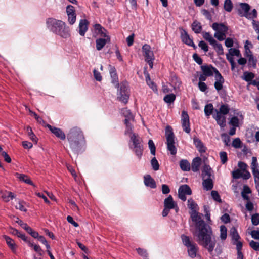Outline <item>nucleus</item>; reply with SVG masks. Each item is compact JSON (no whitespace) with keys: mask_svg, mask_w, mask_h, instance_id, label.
Here are the masks:
<instances>
[{"mask_svg":"<svg viewBox=\"0 0 259 259\" xmlns=\"http://www.w3.org/2000/svg\"><path fill=\"white\" fill-rule=\"evenodd\" d=\"M191 217L192 221L195 222V235L197 237V242L212 254L216 241L212 238V231L211 227L198 215V211H192Z\"/></svg>","mask_w":259,"mask_h":259,"instance_id":"1","label":"nucleus"},{"mask_svg":"<svg viewBox=\"0 0 259 259\" xmlns=\"http://www.w3.org/2000/svg\"><path fill=\"white\" fill-rule=\"evenodd\" d=\"M69 147L72 153L77 156L83 151L84 138L83 132L79 127H73L67 134Z\"/></svg>","mask_w":259,"mask_h":259,"instance_id":"2","label":"nucleus"},{"mask_svg":"<svg viewBox=\"0 0 259 259\" xmlns=\"http://www.w3.org/2000/svg\"><path fill=\"white\" fill-rule=\"evenodd\" d=\"M201 69L204 75L208 77L212 76L214 73L215 80L214 86L215 90L219 91L223 89V84L225 82V79L216 68L212 65H205L201 66Z\"/></svg>","mask_w":259,"mask_h":259,"instance_id":"3","label":"nucleus"},{"mask_svg":"<svg viewBox=\"0 0 259 259\" xmlns=\"http://www.w3.org/2000/svg\"><path fill=\"white\" fill-rule=\"evenodd\" d=\"M129 146L139 159H141L144 151L143 141L142 139L136 133L130 136Z\"/></svg>","mask_w":259,"mask_h":259,"instance_id":"4","label":"nucleus"},{"mask_svg":"<svg viewBox=\"0 0 259 259\" xmlns=\"http://www.w3.org/2000/svg\"><path fill=\"white\" fill-rule=\"evenodd\" d=\"M183 245L187 247V252L188 255L192 258L197 256V254L199 250V247L192 239L191 237L185 234L181 235Z\"/></svg>","mask_w":259,"mask_h":259,"instance_id":"5","label":"nucleus"},{"mask_svg":"<svg viewBox=\"0 0 259 259\" xmlns=\"http://www.w3.org/2000/svg\"><path fill=\"white\" fill-rule=\"evenodd\" d=\"M211 27L215 31L214 36L219 41L224 40L228 31V26L223 23L214 22L212 24Z\"/></svg>","mask_w":259,"mask_h":259,"instance_id":"6","label":"nucleus"},{"mask_svg":"<svg viewBox=\"0 0 259 259\" xmlns=\"http://www.w3.org/2000/svg\"><path fill=\"white\" fill-rule=\"evenodd\" d=\"M165 136L167 150L171 155H176L177 150L175 145V135L170 126H167L166 128Z\"/></svg>","mask_w":259,"mask_h":259,"instance_id":"7","label":"nucleus"},{"mask_svg":"<svg viewBox=\"0 0 259 259\" xmlns=\"http://www.w3.org/2000/svg\"><path fill=\"white\" fill-rule=\"evenodd\" d=\"M119 87V90L117 92V98L120 101L126 104L130 96L128 83L126 81H123Z\"/></svg>","mask_w":259,"mask_h":259,"instance_id":"8","label":"nucleus"},{"mask_svg":"<svg viewBox=\"0 0 259 259\" xmlns=\"http://www.w3.org/2000/svg\"><path fill=\"white\" fill-rule=\"evenodd\" d=\"M65 24V23L62 21L53 18H49L46 20L47 28L54 34H56V31H58L60 29H62L63 25Z\"/></svg>","mask_w":259,"mask_h":259,"instance_id":"9","label":"nucleus"},{"mask_svg":"<svg viewBox=\"0 0 259 259\" xmlns=\"http://www.w3.org/2000/svg\"><path fill=\"white\" fill-rule=\"evenodd\" d=\"M181 122L183 130L186 133L189 134L190 132L189 117L187 112L183 110L181 115Z\"/></svg>","mask_w":259,"mask_h":259,"instance_id":"10","label":"nucleus"},{"mask_svg":"<svg viewBox=\"0 0 259 259\" xmlns=\"http://www.w3.org/2000/svg\"><path fill=\"white\" fill-rule=\"evenodd\" d=\"M240 6L241 10H238L239 15L241 16H245L248 19H250L251 14H248L249 11L250 9V5L247 3H241L240 4Z\"/></svg>","mask_w":259,"mask_h":259,"instance_id":"11","label":"nucleus"},{"mask_svg":"<svg viewBox=\"0 0 259 259\" xmlns=\"http://www.w3.org/2000/svg\"><path fill=\"white\" fill-rule=\"evenodd\" d=\"M47 127L57 138L60 139L62 140H64L65 139L66 135L61 129L54 126H52L49 124L47 125Z\"/></svg>","mask_w":259,"mask_h":259,"instance_id":"12","label":"nucleus"},{"mask_svg":"<svg viewBox=\"0 0 259 259\" xmlns=\"http://www.w3.org/2000/svg\"><path fill=\"white\" fill-rule=\"evenodd\" d=\"M232 175L233 178L235 179L242 178L245 180H247L250 177V174L248 171L243 172L239 169L233 171Z\"/></svg>","mask_w":259,"mask_h":259,"instance_id":"13","label":"nucleus"},{"mask_svg":"<svg viewBox=\"0 0 259 259\" xmlns=\"http://www.w3.org/2000/svg\"><path fill=\"white\" fill-rule=\"evenodd\" d=\"M164 207L169 209H175L177 212L179 210V208L176 203H175L173 200V198L171 195H169L164 201Z\"/></svg>","mask_w":259,"mask_h":259,"instance_id":"14","label":"nucleus"},{"mask_svg":"<svg viewBox=\"0 0 259 259\" xmlns=\"http://www.w3.org/2000/svg\"><path fill=\"white\" fill-rule=\"evenodd\" d=\"M63 38H68L70 36V30L66 24L63 25L62 29H60L58 31H56V34Z\"/></svg>","mask_w":259,"mask_h":259,"instance_id":"15","label":"nucleus"},{"mask_svg":"<svg viewBox=\"0 0 259 259\" xmlns=\"http://www.w3.org/2000/svg\"><path fill=\"white\" fill-rule=\"evenodd\" d=\"M110 66L109 72L111 77V82L115 84V88H119V84L118 81V77L116 72V68L111 65Z\"/></svg>","mask_w":259,"mask_h":259,"instance_id":"16","label":"nucleus"},{"mask_svg":"<svg viewBox=\"0 0 259 259\" xmlns=\"http://www.w3.org/2000/svg\"><path fill=\"white\" fill-rule=\"evenodd\" d=\"M142 49L143 53V56L145 57V60H148L154 58L153 52L151 50V48L150 45L148 44H145L143 46Z\"/></svg>","mask_w":259,"mask_h":259,"instance_id":"17","label":"nucleus"},{"mask_svg":"<svg viewBox=\"0 0 259 259\" xmlns=\"http://www.w3.org/2000/svg\"><path fill=\"white\" fill-rule=\"evenodd\" d=\"M89 22L86 19H81L79 24V33L83 36L88 29Z\"/></svg>","mask_w":259,"mask_h":259,"instance_id":"18","label":"nucleus"},{"mask_svg":"<svg viewBox=\"0 0 259 259\" xmlns=\"http://www.w3.org/2000/svg\"><path fill=\"white\" fill-rule=\"evenodd\" d=\"M144 183L146 186L154 189L156 188V184L155 180L150 175H146L144 177Z\"/></svg>","mask_w":259,"mask_h":259,"instance_id":"19","label":"nucleus"},{"mask_svg":"<svg viewBox=\"0 0 259 259\" xmlns=\"http://www.w3.org/2000/svg\"><path fill=\"white\" fill-rule=\"evenodd\" d=\"M110 36L104 37V38L97 39L96 40L97 50L98 51L102 50L103 48L105 46L106 43L110 42Z\"/></svg>","mask_w":259,"mask_h":259,"instance_id":"20","label":"nucleus"},{"mask_svg":"<svg viewBox=\"0 0 259 259\" xmlns=\"http://www.w3.org/2000/svg\"><path fill=\"white\" fill-rule=\"evenodd\" d=\"M0 193L1 194V197L5 202H8L10 200L15 198L14 194L11 192L7 191H1Z\"/></svg>","mask_w":259,"mask_h":259,"instance_id":"21","label":"nucleus"},{"mask_svg":"<svg viewBox=\"0 0 259 259\" xmlns=\"http://www.w3.org/2000/svg\"><path fill=\"white\" fill-rule=\"evenodd\" d=\"M202 186L204 190H211L213 187V182L211 178L202 179Z\"/></svg>","mask_w":259,"mask_h":259,"instance_id":"22","label":"nucleus"},{"mask_svg":"<svg viewBox=\"0 0 259 259\" xmlns=\"http://www.w3.org/2000/svg\"><path fill=\"white\" fill-rule=\"evenodd\" d=\"M212 170L209 165L205 164L202 170V178L205 179L207 178H210L212 176Z\"/></svg>","mask_w":259,"mask_h":259,"instance_id":"23","label":"nucleus"},{"mask_svg":"<svg viewBox=\"0 0 259 259\" xmlns=\"http://www.w3.org/2000/svg\"><path fill=\"white\" fill-rule=\"evenodd\" d=\"M213 118L215 119L218 125L221 127H224L226 125V117L223 115L219 113L213 115Z\"/></svg>","mask_w":259,"mask_h":259,"instance_id":"24","label":"nucleus"},{"mask_svg":"<svg viewBox=\"0 0 259 259\" xmlns=\"http://www.w3.org/2000/svg\"><path fill=\"white\" fill-rule=\"evenodd\" d=\"M3 238L5 239L7 244L11 249L13 252L15 253L16 251L17 245L13 239L7 235H4Z\"/></svg>","mask_w":259,"mask_h":259,"instance_id":"25","label":"nucleus"},{"mask_svg":"<svg viewBox=\"0 0 259 259\" xmlns=\"http://www.w3.org/2000/svg\"><path fill=\"white\" fill-rule=\"evenodd\" d=\"M201 158L199 157L194 158L192 162L191 169L193 172H197L199 170L201 164Z\"/></svg>","mask_w":259,"mask_h":259,"instance_id":"26","label":"nucleus"},{"mask_svg":"<svg viewBox=\"0 0 259 259\" xmlns=\"http://www.w3.org/2000/svg\"><path fill=\"white\" fill-rule=\"evenodd\" d=\"M193 142L196 147L200 153H204L206 152V148L204 146L203 143L199 139L194 138L193 139Z\"/></svg>","mask_w":259,"mask_h":259,"instance_id":"27","label":"nucleus"},{"mask_svg":"<svg viewBox=\"0 0 259 259\" xmlns=\"http://www.w3.org/2000/svg\"><path fill=\"white\" fill-rule=\"evenodd\" d=\"M181 38L183 42L188 46H189L193 41V39L190 38L189 35L185 30H183V32H181Z\"/></svg>","mask_w":259,"mask_h":259,"instance_id":"28","label":"nucleus"},{"mask_svg":"<svg viewBox=\"0 0 259 259\" xmlns=\"http://www.w3.org/2000/svg\"><path fill=\"white\" fill-rule=\"evenodd\" d=\"M230 235L232 237V239L234 241V243H237L240 242L239 240L240 239V237L238 233L237 229L235 227H232L231 229Z\"/></svg>","mask_w":259,"mask_h":259,"instance_id":"29","label":"nucleus"},{"mask_svg":"<svg viewBox=\"0 0 259 259\" xmlns=\"http://www.w3.org/2000/svg\"><path fill=\"white\" fill-rule=\"evenodd\" d=\"M181 169L184 171H189L191 169L190 164L186 159H182L180 161Z\"/></svg>","mask_w":259,"mask_h":259,"instance_id":"30","label":"nucleus"},{"mask_svg":"<svg viewBox=\"0 0 259 259\" xmlns=\"http://www.w3.org/2000/svg\"><path fill=\"white\" fill-rule=\"evenodd\" d=\"M215 109H216L214 108L213 106L211 103L206 104L205 106L204 109L205 116L207 118H209L210 115L212 114L213 112H215Z\"/></svg>","mask_w":259,"mask_h":259,"instance_id":"31","label":"nucleus"},{"mask_svg":"<svg viewBox=\"0 0 259 259\" xmlns=\"http://www.w3.org/2000/svg\"><path fill=\"white\" fill-rule=\"evenodd\" d=\"M229 111H230V108H229L228 105L222 104L221 105V106L219 108V110H218V109H215V112L216 113H219L221 115H225L227 114L229 112Z\"/></svg>","mask_w":259,"mask_h":259,"instance_id":"32","label":"nucleus"},{"mask_svg":"<svg viewBox=\"0 0 259 259\" xmlns=\"http://www.w3.org/2000/svg\"><path fill=\"white\" fill-rule=\"evenodd\" d=\"M178 193H181L186 195H190L192 194V191L190 187L186 185L181 186L178 189Z\"/></svg>","mask_w":259,"mask_h":259,"instance_id":"33","label":"nucleus"},{"mask_svg":"<svg viewBox=\"0 0 259 259\" xmlns=\"http://www.w3.org/2000/svg\"><path fill=\"white\" fill-rule=\"evenodd\" d=\"M94 28L96 31H98L101 36L104 37H107L109 36L106 34L107 30L103 27H102L100 24H96L94 25Z\"/></svg>","mask_w":259,"mask_h":259,"instance_id":"34","label":"nucleus"},{"mask_svg":"<svg viewBox=\"0 0 259 259\" xmlns=\"http://www.w3.org/2000/svg\"><path fill=\"white\" fill-rule=\"evenodd\" d=\"M16 175L17 176V178H18L20 181H22L26 184L34 186L33 182L27 176L24 174H19L18 173H16Z\"/></svg>","mask_w":259,"mask_h":259,"instance_id":"35","label":"nucleus"},{"mask_svg":"<svg viewBox=\"0 0 259 259\" xmlns=\"http://www.w3.org/2000/svg\"><path fill=\"white\" fill-rule=\"evenodd\" d=\"M192 29L197 34L200 33L202 29L201 23L196 20L194 21L192 24Z\"/></svg>","mask_w":259,"mask_h":259,"instance_id":"36","label":"nucleus"},{"mask_svg":"<svg viewBox=\"0 0 259 259\" xmlns=\"http://www.w3.org/2000/svg\"><path fill=\"white\" fill-rule=\"evenodd\" d=\"M234 245H236V249L237 251V259H243V254L241 251L242 248V243L239 242L237 243H234Z\"/></svg>","mask_w":259,"mask_h":259,"instance_id":"37","label":"nucleus"},{"mask_svg":"<svg viewBox=\"0 0 259 259\" xmlns=\"http://www.w3.org/2000/svg\"><path fill=\"white\" fill-rule=\"evenodd\" d=\"M188 207L192 210V211H198L199 207L198 205L192 199L188 200Z\"/></svg>","mask_w":259,"mask_h":259,"instance_id":"38","label":"nucleus"},{"mask_svg":"<svg viewBox=\"0 0 259 259\" xmlns=\"http://www.w3.org/2000/svg\"><path fill=\"white\" fill-rule=\"evenodd\" d=\"M254 74L252 72L245 71L243 73V79L247 82L251 81L254 78Z\"/></svg>","mask_w":259,"mask_h":259,"instance_id":"39","label":"nucleus"},{"mask_svg":"<svg viewBox=\"0 0 259 259\" xmlns=\"http://www.w3.org/2000/svg\"><path fill=\"white\" fill-rule=\"evenodd\" d=\"M146 81L147 84L149 86V87L153 90L154 91H157V86L155 83L151 80L150 76L149 74H147L146 76Z\"/></svg>","mask_w":259,"mask_h":259,"instance_id":"40","label":"nucleus"},{"mask_svg":"<svg viewBox=\"0 0 259 259\" xmlns=\"http://www.w3.org/2000/svg\"><path fill=\"white\" fill-rule=\"evenodd\" d=\"M214 49L216 50V52L218 55H224V50L223 47L221 44L218 43L216 41L215 44L212 45Z\"/></svg>","mask_w":259,"mask_h":259,"instance_id":"41","label":"nucleus"},{"mask_svg":"<svg viewBox=\"0 0 259 259\" xmlns=\"http://www.w3.org/2000/svg\"><path fill=\"white\" fill-rule=\"evenodd\" d=\"M248 66L249 67H253L255 68L256 67L257 60L255 59L252 55H248Z\"/></svg>","mask_w":259,"mask_h":259,"instance_id":"42","label":"nucleus"},{"mask_svg":"<svg viewBox=\"0 0 259 259\" xmlns=\"http://www.w3.org/2000/svg\"><path fill=\"white\" fill-rule=\"evenodd\" d=\"M233 7L231 0H225L224 4V9L228 12H230Z\"/></svg>","mask_w":259,"mask_h":259,"instance_id":"43","label":"nucleus"},{"mask_svg":"<svg viewBox=\"0 0 259 259\" xmlns=\"http://www.w3.org/2000/svg\"><path fill=\"white\" fill-rule=\"evenodd\" d=\"M203 37L206 41H208L211 45L216 43V40L211 36L209 32H204Z\"/></svg>","mask_w":259,"mask_h":259,"instance_id":"44","label":"nucleus"},{"mask_svg":"<svg viewBox=\"0 0 259 259\" xmlns=\"http://www.w3.org/2000/svg\"><path fill=\"white\" fill-rule=\"evenodd\" d=\"M175 99L176 95L174 94H169L165 96L163 100L167 103L171 104L175 101Z\"/></svg>","mask_w":259,"mask_h":259,"instance_id":"45","label":"nucleus"},{"mask_svg":"<svg viewBox=\"0 0 259 259\" xmlns=\"http://www.w3.org/2000/svg\"><path fill=\"white\" fill-rule=\"evenodd\" d=\"M227 228L224 225L220 227V238L222 240H225L227 236Z\"/></svg>","mask_w":259,"mask_h":259,"instance_id":"46","label":"nucleus"},{"mask_svg":"<svg viewBox=\"0 0 259 259\" xmlns=\"http://www.w3.org/2000/svg\"><path fill=\"white\" fill-rule=\"evenodd\" d=\"M25 202L23 200H19L18 203L15 206L16 209H19L22 211L26 212L27 209L24 207Z\"/></svg>","mask_w":259,"mask_h":259,"instance_id":"47","label":"nucleus"},{"mask_svg":"<svg viewBox=\"0 0 259 259\" xmlns=\"http://www.w3.org/2000/svg\"><path fill=\"white\" fill-rule=\"evenodd\" d=\"M136 250L138 254L142 256L144 259H148V254L145 249L138 248L136 249Z\"/></svg>","mask_w":259,"mask_h":259,"instance_id":"48","label":"nucleus"},{"mask_svg":"<svg viewBox=\"0 0 259 259\" xmlns=\"http://www.w3.org/2000/svg\"><path fill=\"white\" fill-rule=\"evenodd\" d=\"M18 237L21 238L24 242L28 243L30 247H32L33 246V244L30 241V238L26 236L24 234H23L20 232Z\"/></svg>","mask_w":259,"mask_h":259,"instance_id":"49","label":"nucleus"},{"mask_svg":"<svg viewBox=\"0 0 259 259\" xmlns=\"http://www.w3.org/2000/svg\"><path fill=\"white\" fill-rule=\"evenodd\" d=\"M211 196L212 199L218 202L219 203L222 202V200L221 199L219 193L217 191L213 190L211 192Z\"/></svg>","mask_w":259,"mask_h":259,"instance_id":"50","label":"nucleus"},{"mask_svg":"<svg viewBox=\"0 0 259 259\" xmlns=\"http://www.w3.org/2000/svg\"><path fill=\"white\" fill-rule=\"evenodd\" d=\"M226 58L229 61L231 64V70H234L236 66V64L234 62L233 56H231L230 54L227 53L226 54Z\"/></svg>","mask_w":259,"mask_h":259,"instance_id":"51","label":"nucleus"},{"mask_svg":"<svg viewBox=\"0 0 259 259\" xmlns=\"http://www.w3.org/2000/svg\"><path fill=\"white\" fill-rule=\"evenodd\" d=\"M229 54H230L231 56H235L238 57H241V54L239 50L235 48H230L229 50Z\"/></svg>","mask_w":259,"mask_h":259,"instance_id":"52","label":"nucleus"},{"mask_svg":"<svg viewBox=\"0 0 259 259\" xmlns=\"http://www.w3.org/2000/svg\"><path fill=\"white\" fill-rule=\"evenodd\" d=\"M219 154L222 164H225L228 161V156L227 153L225 151H221L220 152Z\"/></svg>","mask_w":259,"mask_h":259,"instance_id":"53","label":"nucleus"},{"mask_svg":"<svg viewBox=\"0 0 259 259\" xmlns=\"http://www.w3.org/2000/svg\"><path fill=\"white\" fill-rule=\"evenodd\" d=\"M251 221L253 225H258L259 224V213H256L252 214L251 217Z\"/></svg>","mask_w":259,"mask_h":259,"instance_id":"54","label":"nucleus"},{"mask_svg":"<svg viewBox=\"0 0 259 259\" xmlns=\"http://www.w3.org/2000/svg\"><path fill=\"white\" fill-rule=\"evenodd\" d=\"M151 164L152 168L156 171L159 169V164L156 157H154L151 160Z\"/></svg>","mask_w":259,"mask_h":259,"instance_id":"55","label":"nucleus"},{"mask_svg":"<svg viewBox=\"0 0 259 259\" xmlns=\"http://www.w3.org/2000/svg\"><path fill=\"white\" fill-rule=\"evenodd\" d=\"M148 146L151 154L155 155L156 147L153 141L151 139L148 141Z\"/></svg>","mask_w":259,"mask_h":259,"instance_id":"56","label":"nucleus"},{"mask_svg":"<svg viewBox=\"0 0 259 259\" xmlns=\"http://www.w3.org/2000/svg\"><path fill=\"white\" fill-rule=\"evenodd\" d=\"M249 246L255 251H259V242L251 240L249 242Z\"/></svg>","mask_w":259,"mask_h":259,"instance_id":"57","label":"nucleus"},{"mask_svg":"<svg viewBox=\"0 0 259 259\" xmlns=\"http://www.w3.org/2000/svg\"><path fill=\"white\" fill-rule=\"evenodd\" d=\"M241 141L239 138H235L232 142V146L235 148H239L241 146Z\"/></svg>","mask_w":259,"mask_h":259,"instance_id":"58","label":"nucleus"},{"mask_svg":"<svg viewBox=\"0 0 259 259\" xmlns=\"http://www.w3.org/2000/svg\"><path fill=\"white\" fill-rule=\"evenodd\" d=\"M67 15L69 23L71 25L73 24L76 21V14H67Z\"/></svg>","mask_w":259,"mask_h":259,"instance_id":"59","label":"nucleus"},{"mask_svg":"<svg viewBox=\"0 0 259 259\" xmlns=\"http://www.w3.org/2000/svg\"><path fill=\"white\" fill-rule=\"evenodd\" d=\"M93 74L94 78L97 81H101L102 80V77L101 73L96 69H95L94 70Z\"/></svg>","mask_w":259,"mask_h":259,"instance_id":"60","label":"nucleus"},{"mask_svg":"<svg viewBox=\"0 0 259 259\" xmlns=\"http://www.w3.org/2000/svg\"><path fill=\"white\" fill-rule=\"evenodd\" d=\"M193 59L194 60V61L199 65H201L203 63V60L201 58V57L197 54L194 53L193 55Z\"/></svg>","mask_w":259,"mask_h":259,"instance_id":"61","label":"nucleus"},{"mask_svg":"<svg viewBox=\"0 0 259 259\" xmlns=\"http://www.w3.org/2000/svg\"><path fill=\"white\" fill-rule=\"evenodd\" d=\"M230 123L234 127H237L239 124V119L237 116H234L231 118Z\"/></svg>","mask_w":259,"mask_h":259,"instance_id":"62","label":"nucleus"},{"mask_svg":"<svg viewBox=\"0 0 259 259\" xmlns=\"http://www.w3.org/2000/svg\"><path fill=\"white\" fill-rule=\"evenodd\" d=\"M198 46L201 48L204 52H206L208 51V47L206 43L204 41L201 40L199 42Z\"/></svg>","mask_w":259,"mask_h":259,"instance_id":"63","label":"nucleus"},{"mask_svg":"<svg viewBox=\"0 0 259 259\" xmlns=\"http://www.w3.org/2000/svg\"><path fill=\"white\" fill-rule=\"evenodd\" d=\"M250 235L254 239L259 240V230L251 231Z\"/></svg>","mask_w":259,"mask_h":259,"instance_id":"64","label":"nucleus"}]
</instances>
